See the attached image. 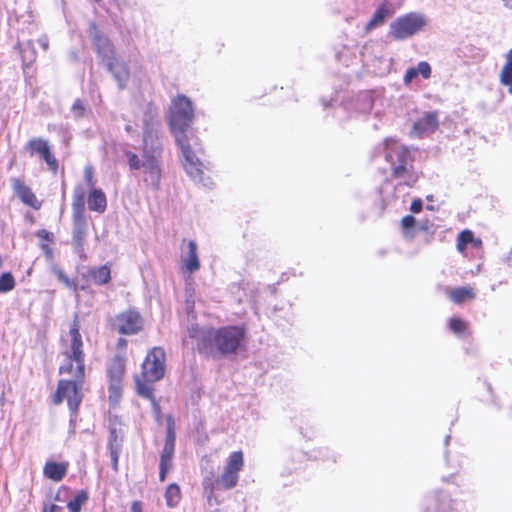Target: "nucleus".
<instances>
[{
    "label": "nucleus",
    "instance_id": "nucleus-1",
    "mask_svg": "<svg viewBox=\"0 0 512 512\" xmlns=\"http://www.w3.org/2000/svg\"><path fill=\"white\" fill-rule=\"evenodd\" d=\"M193 119L194 109L191 100L184 95L177 96L170 107L169 126L181 150L184 169L195 183L211 188L213 181L206 174L207 168L196 154L200 145L199 139L193 133H188Z\"/></svg>",
    "mask_w": 512,
    "mask_h": 512
},
{
    "label": "nucleus",
    "instance_id": "nucleus-2",
    "mask_svg": "<svg viewBox=\"0 0 512 512\" xmlns=\"http://www.w3.org/2000/svg\"><path fill=\"white\" fill-rule=\"evenodd\" d=\"M160 120L157 112L148 108L142 118V158L132 151H125L131 170L143 171V180L158 188L162 176V143Z\"/></svg>",
    "mask_w": 512,
    "mask_h": 512
},
{
    "label": "nucleus",
    "instance_id": "nucleus-3",
    "mask_svg": "<svg viewBox=\"0 0 512 512\" xmlns=\"http://www.w3.org/2000/svg\"><path fill=\"white\" fill-rule=\"evenodd\" d=\"M188 334L190 338L197 340L199 352L214 356L216 352L222 355L235 353L244 339L245 331L238 326H226L214 330L192 325L188 329Z\"/></svg>",
    "mask_w": 512,
    "mask_h": 512
},
{
    "label": "nucleus",
    "instance_id": "nucleus-4",
    "mask_svg": "<svg viewBox=\"0 0 512 512\" xmlns=\"http://www.w3.org/2000/svg\"><path fill=\"white\" fill-rule=\"evenodd\" d=\"M381 149L385 160L390 163L393 176L403 180L400 184L414 185L418 180V174L413 169L409 149L393 138L385 139Z\"/></svg>",
    "mask_w": 512,
    "mask_h": 512
},
{
    "label": "nucleus",
    "instance_id": "nucleus-5",
    "mask_svg": "<svg viewBox=\"0 0 512 512\" xmlns=\"http://www.w3.org/2000/svg\"><path fill=\"white\" fill-rule=\"evenodd\" d=\"M64 360L59 368L60 374H73L77 377H85V354L83 351L82 336L79 332V324L75 320L69 329L67 339H63Z\"/></svg>",
    "mask_w": 512,
    "mask_h": 512
},
{
    "label": "nucleus",
    "instance_id": "nucleus-6",
    "mask_svg": "<svg viewBox=\"0 0 512 512\" xmlns=\"http://www.w3.org/2000/svg\"><path fill=\"white\" fill-rule=\"evenodd\" d=\"M428 25L427 17L420 12H410L397 17L389 26V36L402 41L420 33Z\"/></svg>",
    "mask_w": 512,
    "mask_h": 512
},
{
    "label": "nucleus",
    "instance_id": "nucleus-7",
    "mask_svg": "<svg viewBox=\"0 0 512 512\" xmlns=\"http://www.w3.org/2000/svg\"><path fill=\"white\" fill-rule=\"evenodd\" d=\"M72 379L60 380L58 383L57 391L54 395V403L60 404L64 399L67 400L70 411L76 414L79 405L82 402V386L84 377H77L73 374H69Z\"/></svg>",
    "mask_w": 512,
    "mask_h": 512
},
{
    "label": "nucleus",
    "instance_id": "nucleus-8",
    "mask_svg": "<svg viewBox=\"0 0 512 512\" xmlns=\"http://www.w3.org/2000/svg\"><path fill=\"white\" fill-rule=\"evenodd\" d=\"M166 354L163 348L154 347L146 356L142 364V378L146 382L161 380L165 374Z\"/></svg>",
    "mask_w": 512,
    "mask_h": 512
},
{
    "label": "nucleus",
    "instance_id": "nucleus-9",
    "mask_svg": "<svg viewBox=\"0 0 512 512\" xmlns=\"http://www.w3.org/2000/svg\"><path fill=\"white\" fill-rule=\"evenodd\" d=\"M26 150L31 156L38 155L53 173L58 171V160L51 151L49 142L43 138H33L26 144Z\"/></svg>",
    "mask_w": 512,
    "mask_h": 512
},
{
    "label": "nucleus",
    "instance_id": "nucleus-10",
    "mask_svg": "<svg viewBox=\"0 0 512 512\" xmlns=\"http://www.w3.org/2000/svg\"><path fill=\"white\" fill-rule=\"evenodd\" d=\"M181 268L184 273L193 274L200 269L197 244L194 240H183L181 247Z\"/></svg>",
    "mask_w": 512,
    "mask_h": 512
},
{
    "label": "nucleus",
    "instance_id": "nucleus-11",
    "mask_svg": "<svg viewBox=\"0 0 512 512\" xmlns=\"http://www.w3.org/2000/svg\"><path fill=\"white\" fill-rule=\"evenodd\" d=\"M115 325L120 334L131 335L142 329L143 321L136 311H126L116 317Z\"/></svg>",
    "mask_w": 512,
    "mask_h": 512
},
{
    "label": "nucleus",
    "instance_id": "nucleus-12",
    "mask_svg": "<svg viewBox=\"0 0 512 512\" xmlns=\"http://www.w3.org/2000/svg\"><path fill=\"white\" fill-rule=\"evenodd\" d=\"M125 373V358L116 355L109 367H108V376L110 379V386H109V392H110V398L112 397H119L120 395V388H121V381Z\"/></svg>",
    "mask_w": 512,
    "mask_h": 512
},
{
    "label": "nucleus",
    "instance_id": "nucleus-13",
    "mask_svg": "<svg viewBox=\"0 0 512 512\" xmlns=\"http://www.w3.org/2000/svg\"><path fill=\"white\" fill-rule=\"evenodd\" d=\"M89 34L102 61L105 63L108 60H114V49L110 40L101 34L95 24L90 25Z\"/></svg>",
    "mask_w": 512,
    "mask_h": 512
},
{
    "label": "nucleus",
    "instance_id": "nucleus-14",
    "mask_svg": "<svg viewBox=\"0 0 512 512\" xmlns=\"http://www.w3.org/2000/svg\"><path fill=\"white\" fill-rule=\"evenodd\" d=\"M438 127V117L436 112L425 113L413 125L412 133L422 137L434 132Z\"/></svg>",
    "mask_w": 512,
    "mask_h": 512
},
{
    "label": "nucleus",
    "instance_id": "nucleus-15",
    "mask_svg": "<svg viewBox=\"0 0 512 512\" xmlns=\"http://www.w3.org/2000/svg\"><path fill=\"white\" fill-rule=\"evenodd\" d=\"M393 14V9L391 3L388 1H384L381 3L376 11L374 12L372 18L368 21L365 26V32L369 33L372 30L382 26L386 19Z\"/></svg>",
    "mask_w": 512,
    "mask_h": 512
},
{
    "label": "nucleus",
    "instance_id": "nucleus-16",
    "mask_svg": "<svg viewBox=\"0 0 512 512\" xmlns=\"http://www.w3.org/2000/svg\"><path fill=\"white\" fill-rule=\"evenodd\" d=\"M12 187L17 197L26 205L37 208L39 203L32 190L20 179H12Z\"/></svg>",
    "mask_w": 512,
    "mask_h": 512
},
{
    "label": "nucleus",
    "instance_id": "nucleus-17",
    "mask_svg": "<svg viewBox=\"0 0 512 512\" xmlns=\"http://www.w3.org/2000/svg\"><path fill=\"white\" fill-rule=\"evenodd\" d=\"M68 466L67 462L47 461L43 468V474L50 480L60 482L67 474Z\"/></svg>",
    "mask_w": 512,
    "mask_h": 512
},
{
    "label": "nucleus",
    "instance_id": "nucleus-18",
    "mask_svg": "<svg viewBox=\"0 0 512 512\" xmlns=\"http://www.w3.org/2000/svg\"><path fill=\"white\" fill-rule=\"evenodd\" d=\"M86 190L82 185H76L73 191L72 208L76 221H81L85 212Z\"/></svg>",
    "mask_w": 512,
    "mask_h": 512
},
{
    "label": "nucleus",
    "instance_id": "nucleus-19",
    "mask_svg": "<svg viewBox=\"0 0 512 512\" xmlns=\"http://www.w3.org/2000/svg\"><path fill=\"white\" fill-rule=\"evenodd\" d=\"M398 187L391 181H385L378 190L379 198L382 202V208L388 207L397 201Z\"/></svg>",
    "mask_w": 512,
    "mask_h": 512
},
{
    "label": "nucleus",
    "instance_id": "nucleus-20",
    "mask_svg": "<svg viewBox=\"0 0 512 512\" xmlns=\"http://www.w3.org/2000/svg\"><path fill=\"white\" fill-rule=\"evenodd\" d=\"M108 70L113 74L120 88H123L129 79V70L124 63H119L114 60L105 62Z\"/></svg>",
    "mask_w": 512,
    "mask_h": 512
},
{
    "label": "nucleus",
    "instance_id": "nucleus-21",
    "mask_svg": "<svg viewBox=\"0 0 512 512\" xmlns=\"http://www.w3.org/2000/svg\"><path fill=\"white\" fill-rule=\"evenodd\" d=\"M87 203L90 210L103 213L107 206L106 196L101 189H91L89 191Z\"/></svg>",
    "mask_w": 512,
    "mask_h": 512
},
{
    "label": "nucleus",
    "instance_id": "nucleus-22",
    "mask_svg": "<svg viewBox=\"0 0 512 512\" xmlns=\"http://www.w3.org/2000/svg\"><path fill=\"white\" fill-rule=\"evenodd\" d=\"M88 275L96 285H105L111 280V271L107 264L89 268Z\"/></svg>",
    "mask_w": 512,
    "mask_h": 512
},
{
    "label": "nucleus",
    "instance_id": "nucleus-23",
    "mask_svg": "<svg viewBox=\"0 0 512 512\" xmlns=\"http://www.w3.org/2000/svg\"><path fill=\"white\" fill-rule=\"evenodd\" d=\"M86 231L83 226H76L73 231L72 244L74 252L79 256L81 260H86L87 256L84 251V242L86 239Z\"/></svg>",
    "mask_w": 512,
    "mask_h": 512
},
{
    "label": "nucleus",
    "instance_id": "nucleus-24",
    "mask_svg": "<svg viewBox=\"0 0 512 512\" xmlns=\"http://www.w3.org/2000/svg\"><path fill=\"white\" fill-rule=\"evenodd\" d=\"M499 80L507 88L509 94L512 95V48L506 54V61L501 69Z\"/></svg>",
    "mask_w": 512,
    "mask_h": 512
},
{
    "label": "nucleus",
    "instance_id": "nucleus-25",
    "mask_svg": "<svg viewBox=\"0 0 512 512\" xmlns=\"http://www.w3.org/2000/svg\"><path fill=\"white\" fill-rule=\"evenodd\" d=\"M468 245L479 249L482 245V241L478 238H475L472 231L466 229L463 230L458 236L457 248L460 252H463Z\"/></svg>",
    "mask_w": 512,
    "mask_h": 512
},
{
    "label": "nucleus",
    "instance_id": "nucleus-26",
    "mask_svg": "<svg viewBox=\"0 0 512 512\" xmlns=\"http://www.w3.org/2000/svg\"><path fill=\"white\" fill-rule=\"evenodd\" d=\"M429 226H402V235L405 239H419L427 241V235L429 233Z\"/></svg>",
    "mask_w": 512,
    "mask_h": 512
},
{
    "label": "nucleus",
    "instance_id": "nucleus-27",
    "mask_svg": "<svg viewBox=\"0 0 512 512\" xmlns=\"http://www.w3.org/2000/svg\"><path fill=\"white\" fill-rule=\"evenodd\" d=\"M181 490L176 483L168 485L165 491V501L169 508L176 507L181 501Z\"/></svg>",
    "mask_w": 512,
    "mask_h": 512
},
{
    "label": "nucleus",
    "instance_id": "nucleus-28",
    "mask_svg": "<svg viewBox=\"0 0 512 512\" xmlns=\"http://www.w3.org/2000/svg\"><path fill=\"white\" fill-rule=\"evenodd\" d=\"M243 465V453L241 451H235L229 455L225 469L238 474L242 470Z\"/></svg>",
    "mask_w": 512,
    "mask_h": 512
},
{
    "label": "nucleus",
    "instance_id": "nucleus-29",
    "mask_svg": "<svg viewBox=\"0 0 512 512\" xmlns=\"http://www.w3.org/2000/svg\"><path fill=\"white\" fill-rule=\"evenodd\" d=\"M474 297L475 293L470 287H461L450 292V298L456 304H460L466 300L473 299Z\"/></svg>",
    "mask_w": 512,
    "mask_h": 512
},
{
    "label": "nucleus",
    "instance_id": "nucleus-30",
    "mask_svg": "<svg viewBox=\"0 0 512 512\" xmlns=\"http://www.w3.org/2000/svg\"><path fill=\"white\" fill-rule=\"evenodd\" d=\"M154 382H146L142 376L136 378V389L137 393L144 397L149 399L150 401L153 400L154 397V388L152 386Z\"/></svg>",
    "mask_w": 512,
    "mask_h": 512
},
{
    "label": "nucleus",
    "instance_id": "nucleus-31",
    "mask_svg": "<svg viewBox=\"0 0 512 512\" xmlns=\"http://www.w3.org/2000/svg\"><path fill=\"white\" fill-rule=\"evenodd\" d=\"M427 512H454L447 496L440 499H433Z\"/></svg>",
    "mask_w": 512,
    "mask_h": 512
},
{
    "label": "nucleus",
    "instance_id": "nucleus-32",
    "mask_svg": "<svg viewBox=\"0 0 512 512\" xmlns=\"http://www.w3.org/2000/svg\"><path fill=\"white\" fill-rule=\"evenodd\" d=\"M88 500V494L85 491H80L77 495L67 503L69 512H80L82 505Z\"/></svg>",
    "mask_w": 512,
    "mask_h": 512
},
{
    "label": "nucleus",
    "instance_id": "nucleus-33",
    "mask_svg": "<svg viewBox=\"0 0 512 512\" xmlns=\"http://www.w3.org/2000/svg\"><path fill=\"white\" fill-rule=\"evenodd\" d=\"M238 478V474L225 469L223 474L220 476L218 483L224 489H231L236 486Z\"/></svg>",
    "mask_w": 512,
    "mask_h": 512
},
{
    "label": "nucleus",
    "instance_id": "nucleus-34",
    "mask_svg": "<svg viewBox=\"0 0 512 512\" xmlns=\"http://www.w3.org/2000/svg\"><path fill=\"white\" fill-rule=\"evenodd\" d=\"M15 287V279L10 272H5L0 276V293H7Z\"/></svg>",
    "mask_w": 512,
    "mask_h": 512
},
{
    "label": "nucleus",
    "instance_id": "nucleus-35",
    "mask_svg": "<svg viewBox=\"0 0 512 512\" xmlns=\"http://www.w3.org/2000/svg\"><path fill=\"white\" fill-rule=\"evenodd\" d=\"M449 327L454 333L461 334L466 331L467 323L460 318H451L449 320Z\"/></svg>",
    "mask_w": 512,
    "mask_h": 512
},
{
    "label": "nucleus",
    "instance_id": "nucleus-36",
    "mask_svg": "<svg viewBox=\"0 0 512 512\" xmlns=\"http://www.w3.org/2000/svg\"><path fill=\"white\" fill-rule=\"evenodd\" d=\"M361 107L359 108L362 113H367L372 109V96L369 93H363L359 96Z\"/></svg>",
    "mask_w": 512,
    "mask_h": 512
},
{
    "label": "nucleus",
    "instance_id": "nucleus-37",
    "mask_svg": "<svg viewBox=\"0 0 512 512\" xmlns=\"http://www.w3.org/2000/svg\"><path fill=\"white\" fill-rule=\"evenodd\" d=\"M175 440H176V435H175V431H174V422H173V419L171 417H169L167 420V435H166L165 444H170V445L175 446Z\"/></svg>",
    "mask_w": 512,
    "mask_h": 512
},
{
    "label": "nucleus",
    "instance_id": "nucleus-38",
    "mask_svg": "<svg viewBox=\"0 0 512 512\" xmlns=\"http://www.w3.org/2000/svg\"><path fill=\"white\" fill-rule=\"evenodd\" d=\"M53 271H54L55 275L57 276V278L61 282H63L67 287L76 290V283L73 280H70L68 278V276L61 269L54 268Z\"/></svg>",
    "mask_w": 512,
    "mask_h": 512
},
{
    "label": "nucleus",
    "instance_id": "nucleus-39",
    "mask_svg": "<svg viewBox=\"0 0 512 512\" xmlns=\"http://www.w3.org/2000/svg\"><path fill=\"white\" fill-rule=\"evenodd\" d=\"M84 178L89 190L96 188V180L94 179V170L91 166H86L84 169Z\"/></svg>",
    "mask_w": 512,
    "mask_h": 512
},
{
    "label": "nucleus",
    "instance_id": "nucleus-40",
    "mask_svg": "<svg viewBox=\"0 0 512 512\" xmlns=\"http://www.w3.org/2000/svg\"><path fill=\"white\" fill-rule=\"evenodd\" d=\"M416 68L418 75H421L424 79H429L431 77L432 69L428 62L421 61L418 63Z\"/></svg>",
    "mask_w": 512,
    "mask_h": 512
},
{
    "label": "nucleus",
    "instance_id": "nucleus-41",
    "mask_svg": "<svg viewBox=\"0 0 512 512\" xmlns=\"http://www.w3.org/2000/svg\"><path fill=\"white\" fill-rule=\"evenodd\" d=\"M71 111H72V113H73L75 118L82 117L84 115V112H85V105H84V103L80 99H77L73 103Z\"/></svg>",
    "mask_w": 512,
    "mask_h": 512
},
{
    "label": "nucleus",
    "instance_id": "nucleus-42",
    "mask_svg": "<svg viewBox=\"0 0 512 512\" xmlns=\"http://www.w3.org/2000/svg\"><path fill=\"white\" fill-rule=\"evenodd\" d=\"M115 444L117 445L118 450H121L122 440L118 437L116 430L112 429L110 431V437H109V443H108L109 450H112V445L114 446Z\"/></svg>",
    "mask_w": 512,
    "mask_h": 512
},
{
    "label": "nucleus",
    "instance_id": "nucleus-43",
    "mask_svg": "<svg viewBox=\"0 0 512 512\" xmlns=\"http://www.w3.org/2000/svg\"><path fill=\"white\" fill-rule=\"evenodd\" d=\"M109 452H110L112 468L114 469V471H117L118 470V459H119V454H120L121 450H118L117 445L115 444L114 446L112 445V450H109Z\"/></svg>",
    "mask_w": 512,
    "mask_h": 512
},
{
    "label": "nucleus",
    "instance_id": "nucleus-44",
    "mask_svg": "<svg viewBox=\"0 0 512 512\" xmlns=\"http://www.w3.org/2000/svg\"><path fill=\"white\" fill-rule=\"evenodd\" d=\"M418 76V72H417V68L416 67H412V68H409L405 75H404V84L406 86L410 85L411 82L413 81L414 78H416Z\"/></svg>",
    "mask_w": 512,
    "mask_h": 512
},
{
    "label": "nucleus",
    "instance_id": "nucleus-45",
    "mask_svg": "<svg viewBox=\"0 0 512 512\" xmlns=\"http://www.w3.org/2000/svg\"><path fill=\"white\" fill-rule=\"evenodd\" d=\"M174 450H175V446L170 445V444H164L160 458L173 460Z\"/></svg>",
    "mask_w": 512,
    "mask_h": 512
},
{
    "label": "nucleus",
    "instance_id": "nucleus-46",
    "mask_svg": "<svg viewBox=\"0 0 512 512\" xmlns=\"http://www.w3.org/2000/svg\"><path fill=\"white\" fill-rule=\"evenodd\" d=\"M37 236L40 238L41 242H53L54 241V235L50 232H48L45 229H41L37 232Z\"/></svg>",
    "mask_w": 512,
    "mask_h": 512
},
{
    "label": "nucleus",
    "instance_id": "nucleus-47",
    "mask_svg": "<svg viewBox=\"0 0 512 512\" xmlns=\"http://www.w3.org/2000/svg\"><path fill=\"white\" fill-rule=\"evenodd\" d=\"M423 208V201L420 198H416L410 205V211L412 213H419Z\"/></svg>",
    "mask_w": 512,
    "mask_h": 512
},
{
    "label": "nucleus",
    "instance_id": "nucleus-48",
    "mask_svg": "<svg viewBox=\"0 0 512 512\" xmlns=\"http://www.w3.org/2000/svg\"><path fill=\"white\" fill-rule=\"evenodd\" d=\"M40 246L45 254V257L50 261L53 260L54 255H53V250L51 249V247L45 242H41Z\"/></svg>",
    "mask_w": 512,
    "mask_h": 512
},
{
    "label": "nucleus",
    "instance_id": "nucleus-49",
    "mask_svg": "<svg viewBox=\"0 0 512 512\" xmlns=\"http://www.w3.org/2000/svg\"><path fill=\"white\" fill-rule=\"evenodd\" d=\"M171 468H172V459L160 458L159 470L170 471Z\"/></svg>",
    "mask_w": 512,
    "mask_h": 512
},
{
    "label": "nucleus",
    "instance_id": "nucleus-50",
    "mask_svg": "<svg viewBox=\"0 0 512 512\" xmlns=\"http://www.w3.org/2000/svg\"><path fill=\"white\" fill-rule=\"evenodd\" d=\"M125 131L127 132V134L134 138V137H138L139 136V132H138V129L136 126L132 125V124H127L125 126Z\"/></svg>",
    "mask_w": 512,
    "mask_h": 512
},
{
    "label": "nucleus",
    "instance_id": "nucleus-51",
    "mask_svg": "<svg viewBox=\"0 0 512 512\" xmlns=\"http://www.w3.org/2000/svg\"><path fill=\"white\" fill-rule=\"evenodd\" d=\"M39 45L42 47L44 51H47L49 48V39L46 35H42L38 39Z\"/></svg>",
    "mask_w": 512,
    "mask_h": 512
},
{
    "label": "nucleus",
    "instance_id": "nucleus-52",
    "mask_svg": "<svg viewBox=\"0 0 512 512\" xmlns=\"http://www.w3.org/2000/svg\"><path fill=\"white\" fill-rule=\"evenodd\" d=\"M131 512H143V504L141 501H133L131 504Z\"/></svg>",
    "mask_w": 512,
    "mask_h": 512
},
{
    "label": "nucleus",
    "instance_id": "nucleus-53",
    "mask_svg": "<svg viewBox=\"0 0 512 512\" xmlns=\"http://www.w3.org/2000/svg\"><path fill=\"white\" fill-rule=\"evenodd\" d=\"M415 218L411 215H407L402 218L401 224H414Z\"/></svg>",
    "mask_w": 512,
    "mask_h": 512
},
{
    "label": "nucleus",
    "instance_id": "nucleus-54",
    "mask_svg": "<svg viewBox=\"0 0 512 512\" xmlns=\"http://www.w3.org/2000/svg\"><path fill=\"white\" fill-rule=\"evenodd\" d=\"M151 404H152L154 412L159 417L160 416V406L157 403V401L155 400V398L153 400H151Z\"/></svg>",
    "mask_w": 512,
    "mask_h": 512
},
{
    "label": "nucleus",
    "instance_id": "nucleus-55",
    "mask_svg": "<svg viewBox=\"0 0 512 512\" xmlns=\"http://www.w3.org/2000/svg\"><path fill=\"white\" fill-rule=\"evenodd\" d=\"M44 512H62V507L52 504L48 509H46Z\"/></svg>",
    "mask_w": 512,
    "mask_h": 512
},
{
    "label": "nucleus",
    "instance_id": "nucleus-56",
    "mask_svg": "<svg viewBox=\"0 0 512 512\" xmlns=\"http://www.w3.org/2000/svg\"><path fill=\"white\" fill-rule=\"evenodd\" d=\"M168 472H169V471H167V470H160V471H159V480H160L161 482H164V481L166 480V476H167V473H168Z\"/></svg>",
    "mask_w": 512,
    "mask_h": 512
},
{
    "label": "nucleus",
    "instance_id": "nucleus-57",
    "mask_svg": "<svg viewBox=\"0 0 512 512\" xmlns=\"http://www.w3.org/2000/svg\"><path fill=\"white\" fill-rule=\"evenodd\" d=\"M502 2L507 8L512 9V0H502Z\"/></svg>",
    "mask_w": 512,
    "mask_h": 512
},
{
    "label": "nucleus",
    "instance_id": "nucleus-58",
    "mask_svg": "<svg viewBox=\"0 0 512 512\" xmlns=\"http://www.w3.org/2000/svg\"><path fill=\"white\" fill-rule=\"evenodd\" d=\"M125 344H126V341H125V340H123V339H120V341H119V345H121V346L123 345V346H124Z\"/></svg>",
    "mask_w": 512,
    "mask_h": 512
},
{
    "label": "nucleus",
    "instance_id": "nucleus-59",
    "mask_svg": "<svg viewBox=\"0 0 512 512\" xmlns=\"http://www.w3.org/2000/svg\"><path fill=\"white\" fill-rule=\"evenodd\" d=\"M449 440H450V436L448 435V436H446V438H445V444H446V445L449 443Z\"/></svg>",
    "mask_w": 512,
    "mask_h": 512
},
{
    "label": "nucleus",
    "instance_id": "nucleus-60",
    "mask_svg": "<svg viewBox=\"0 0 512 512\" xmlns=\"http://www.w3.org/2000/svg\"><path fill=\"white\" fill-rule=\"evenodd\" d=\"M432 198H433V197H432L431 195L427 196V199H428L429 201H431V200H432Z\"/></svg>",
    "mask_w": 512,
    "mask_h": 512
},
{
    "label": "nucleus",
    "instance_id": "nucleus-61",
    "mask_svg": "<svg viewBox=\"0 0 512 512\" xmlns=\"http://www.w3.org/2000/svg\"><path fill=\"white\" fill-rule=\"evenodd\" d=\"M427 209H429V210H433V206L428 205V206H427Z\"/></svg>",
    "mask_w": 512,
    "mask_h": 512
},
{
    "label": "nucleus",
    "instance_id": "nucleus-62",
    "mask_svg": "<svg viewBox=\"0 0 512 512\" xmlns=\"http://www.w3.org/2000/svg\"><path fill=\"white\" fill-rule=\"evenodd\" d=\"M95 2H99L100 0H94Z\"/></svg>",
    "mask_w": 512,
    "mask_h": 512
}]
</instances>
